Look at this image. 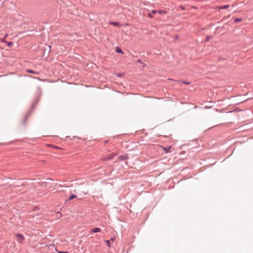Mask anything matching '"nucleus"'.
I'll return each mask as SVG.
<instances>
[{
  "label": "nucleus",
  "mask_w": 253,
  "mask_h": 253,
  "mask_svg": "<svg viewBox=\"0 0 253 253\" xmlns=\"http://www.w3.org/2000/svg\"><path fill=\"white\" fill-rule=\"evenodd\" d=\"M219 8L220 9H221V6H219Z\"/></svg>",
  "instance_id": "nucleus-27"
},
{
  "label": "nucleus",
  "mask_w": 253,
  "mask_h": 253,
  "mask_svg": "<svg viewBox=\"0 0 253 253\" xmlns=\"http://www.w3.org/2000/svg\"><path fill=\"white\" fill-rule=\"evenodd\" d=\"M157 13V10H153L152 11H151V13L152 14H155L156 13Z\"/></svg>",
  "instance_id": "nucleus-14"
},
{
  "label": "nucleus",
  "mask_w": 253,
  "mask_h": 253,
  "mask_svg": "<svg viewBox=\"0 0 253 253\" xmlns=\"http://www.w3.org/2000/svg\"><path fill=\"white\" fill-rule=\"evenodd\" d=\"M26 72L29 73H31V74H37V75L39 74V72L31 70V69L26 70Z\"/></svg>",
  "instance_id": "nucleus-4"
},
{
  "label": "nucleus",
  "mask_w": 253,
  "mask_h": 253,
  "mask_svg": "<svg viewBox=\"0 0 253 253\" xmlns=\"http://www.w3.org/2000/svg\"><path fill=\"white\" fill-rule=\"evenodd\" d=\"M5 43L7 44V46L9 47L10 46L13 44V42H6Z\"/></svg>",
  "instance_id": "nucleus-13"
},
{
  "label": "nucleus",
  "mask_w": 253,
  "mask_h": 253,
  "mask_svg": "<svg viewBox=\"0 0 253 253\" xmlns=\"http://www.w3.org/2000/svg\"><path fill=\"white\" fill-rule=\"evenodd\" d=\"M109 24L111 25H114L116 27H119L120 26V23L118 22H112L111 21L109 23Z\"/></svg>",
  "instance_id": "nucleus-5"
},
{
  "label": "nucleus",
  "mask_w": 253,
  "mask_h": 253,
  "mask_svg": "<svg viewBox=\"0 0 253 253\" xmlns=\"http://www.w3.org/2000/svg\"><path fill=\"white\" fill-rule=\"evenodd\" d=\"M141 62V61L140 59H138V62Z\"/></svg>",
  "instance_id": "nucleus-24"
},
{
  "label": "nucleus",
  "mask_w": 253,
  "mask_h": 253,
  "mask_svg": "<svg viewBox=\"0 0 253 253\" xmlns=\"http://www.w3.org/2000/svg\"><path fill=\"white\" fill-rule=\"evenodd\" d=\"M180 7H181V8L182 10H185V7H184V6H183L181 5V6H180Z\"/></svg>",
  "instance_id": "nucleus-21"
},
{
  "label": "nucleus",
  "mask_w": 253,
  "mask_h": 253,
  "mask_svg": "<svg viewBox=\"0 0 253 253\" xmlns=\"http://www.w3.org/2000/svg\"><path fill=\"white\" fill-rule=\"evenodd\" d=\"M7 36V35L6 34V35L5 36V37H4V39H5V38H6Z\"/></svg>",
  "instance_id": "nucleus-25"
},
{
  "label": "nucleus",
  "mask_w": 253,
  "mask_h": 253,
  "mask_svg": "<svg viewBox=\"0 0 253 253\" xmlns=\"http://www.w3.org/2000/svg\"><path fill=\"white\" fill-rule=\"evenodd\" d=\"M58 253H69L68 252L57 251Z\"/></svg>",
  "instance_id": "nucleus-17"
},
{
  "label": "nucleus",
  "mask_w": 253,
  "mask_h": 253,
  "mask_svg": "<svg viewBox=\"0 0 253 253\" xmlns=\"http://www.w3.org/2000/svg\"><path fill=\"white\" fill-rule=\"evenodd\" d=\"M15 236L16 237V241L17 242H18L20 244H21L23 243L24 240H25L24 236L20 233H17L15 235Z\"/></svg>",
  "instance_id": "nucleus-2"
},
{
  "label": "nucleus",
  "mask_w": 253,
  "mask_h": 253,
  "mask_svg": "<svg viewBox=\"0 0 253 253\" xmlns=\"http://www.w3.org/2000/svg\"><path fill=\"white\" fill-rule=\"evenodd\" d=\"M148 17H150V18H152V17H153V15L152 14V13H148Z\"/></svg>",
  "instance_id": "nucleus-18"
},
{
  "label": "nucleus",
  "mask_w": 253,
  "mask_h": 253,
  "mask_svg": "<svg viewBox=\"0 0 253 253\" xmlns=\"http://www.w3.org/2000/svg\"><path fill=\"white\" fill-rule=\"evenodd\" d=\"M163 149L164 150V151L166 152V153H169L170 152V147H167V148H165V147H163Z\"/></svg>",
  "instance_id": "nucleus-10"
},
{
  "label": "nucleus",
  "mask_w": 253,
  "mask_h": 253,
  "mask_svg": "<svg viewBox=\"0 0 253 253\" xmlns=\"http://www.w3.org/2000/svg\"><path fill=\"white\" fill-rule=\"evenodd\" d=\"M211 38V37L210 36H207L206 37V41H208L210 40V39Z\"/></svg>",
  "instance_id": "nucleus-15"
},
{
  "label": "nucleus",
  "mask_w": 253,
  "mask_h": 253,
  "mask_svg": "<svg viewBox=\"0 0 253 253\" xmlns=\"http://www.w3.org/2000/svg\"><path fill=\"white\" fill-rule=\"evenodd\" d=\"M106 243H107V244L108 245V246L109 247H110V241H109V240H106Z\"/></svg>",
  "instance_id": "nucleus-16"
},
{
  "label": "nucleus",
  "mask_w": 253,
  "mask_h": 253,
  "mask_svg": "<svg viewBox=\"0 0 253 253\" xmlns=\"http://www.w3.org/2000/svg\"><path fill=\"white\" fill-rule=\"evenodd\" d=\"M116 51L118 53H122L123 54V50H122V49L119 47H117L116 48Z\"/></svg>",
  "instance_id": "nucleus-8"
},
{
  "label": "nucleus",
  "mask_w": 253,
  "mask_h": 253,
  "mask_svg": "<svg viewBox=\"0 0 253 253\" xmlns=\"http://www.w3.org/2000/svg\"><path fill=\"white\" fill-rule=\"evenodd\" d=\"M101 231V229L98 227L94 228L91 230L92 233L99 232Z\"/></svg>",
  "instance_id": "nucleus-6"
},
{
  "label": "nucleus",
  "mask_w": 253,
  "mask_h": 253,
  "mask_svg": "<svg viewBox=\"0 0 253 253\" xmlns=\"http://www.w3.org/2000/svg\"><path fill=\"white\" fill-rule=\"evenodd\" d=\"M118 76L120 77L121 76L120 74L118 75Z\"/></svg>",
  "instance_id": "nucleus-28"
},
{
  "label": "nucleus",
  "mask_w": 253,
  "mask_h": 253,
  "mask_svg": "<svg viewBox=\"0 0 253 253\" xmlns=\"http://www.w3.org/2000/svg\"><path fill=\"white\" fill-rule=\"evenodd\" d=\"M183 83L186 84H190L189 82H184Z\"/></svg>",
  "instance_id": "nucleus-22"
},
{
  "label": "nucleus",
  "mask_w": 253,
  "mask_h": 253,
  "mask_svg": "<svg viewBox=\"0 0 253 253\" xmlns=\"http://www.w3.org/2000/svg\"><path fill=\"white\" fill-rule=\"evenodd\" d=\"M77 197V196L74 194H72V195H71L69 198V200H73L75 198H76Z\"/></svg>",
  "instance_id": "nucleus-12"
},
{
  "label": "nucleus",
  "mask_w": 253,
  "mask_h": 253,
  "mask_svg": "<svg viewBox=\"0 0 253 253\" xmlns=\"http://www.w3.org/2000/svg\"><path fill=\"white\" fill-rule=\"evenodd\" d=\"M113 240H114V239H113V238H111V240H112V241H113Z\"/></svg>",
  "instance_id": "nucleus-29"
},
{
  "label": "nucleus",
  "mask_w": 253,
  "mask_h": 253,
  "mask_svg": "<svg viewBox=\"0 0 253 253\" xmlns=\"http://www.w3.org/2000/svg\"><path fill=\"white\" fill-rule=\"evenodd\" d=\"M224 29V26H222V30Z\"/></svg>",
  "instance_id": "nucleus-26"
},
{
  "label": "nucleus",
  "mask_w": 253,
  "mask_h": 253,
  "mask_svg": "<svg viewBox=\"0 0 253 253\" xmlns=\"http://www.w3.org/2000/svg\"><path fill=\"white\" fill-rule=\"evenodd\" d=\"M128 156L127 154L120 155L118 157L119 160L121 161L125 160H127L128 159Z\"/></svg>",
  "instance_id": "nucleus-3"
},
{
  "label": "nucleus",
  "mask_w": 253,
  "mask_h": 253,
  "mask_svg": "<svg viewBox=\"0 0 253 253\" xmlns=\"http://www.w3.org/2000/svg\"><path fill=\"white\" fill-rule=\"evenodd\" d=\"M178 39V35H175V40H176V39Z\"/></svg>",
  "instance_id": "nucleus-23"
},
{
  "label": "nucleus",
  "mask_w": 253,
  "mask_h": 253,
  "mask_svg": "<svg viewBox=\"0 0 253 253\" xmlns=\"http://www.w3.org/2000/svg\"><path fill=\"white\" fill-rule=\"evenodd\" d=\"M233 87L232 86L228 85V86H222V106L223 105H227V107L229 108L225 109L222 107V113H232L234 112L233 108L230 109V107L232 104L231 102L230 101V99L231 98L234 97L233 95L229 94L226 96V98H223V95L226 93H229L231 91L233 90Z\"/></svg>",
  "instance_id": "nucleus-1"
},
{
  "label": "nucleus",
  "mask_w": 253,
  "mask_h": 253,
  "mask_svg": "<svg viewBox=\"0 0 253 253\" xmlns=\"http://www.w3.org/2000/svg\"><path fill=\"white\" fill-rule=\"evenodd\" d=\"M1 42H6L7 41H6L4 39V38L3 39L1 40Z\"/></svg>",
  "instance_id": "nucleus-20"
},
{
  "label": "nucleus",
  "mask_w": 253,
  "mask_h": 253,
  "mask_svg": "<svg viewBox=\"0 0 253 253\" xmlns=\"http://www.w3.org/2000/svg\"><path fill=\"white\" fill-rule=\"evenodd\" d=\"M157 13H158L162 15V14H166L167 13V12L165 10L159 9V10H157Z\"/></svg>",
  "instance_id": "nucleus-7"
},
{
  "label": "nucleus",
  "mask_w": 253,
  "mask_h": 253,
  "mask_svg": "<svg viewBox=\"0 0 253 253\" xmlns=\"http://www.w3.org/2000/svg\"><path fill=\"white\" fill-rule=\"evenodd\" d=\"M112 159H113V156H112L111 155H109L107 158V160H111Z\"/></svg>",
  "instance_id": "nucleus-19"
},
{
  "label": "nucleus",
  "mask_w": 253,
  "mask_h": 253,
  "mask_svg": "<svg viewBox=\"0 0 253 253\" xmlns=\"http://www.w3.org/2000/svg\"><path fill=\"white\" fill-rule=\"evenodd\" d=\"M242 19L241 18H235L234 20V22L239 23L242 21Z\"/></svg>",
  "instance_id": "nucleus-9"
},
{
  "label": "nucleus",
  "mask_w": 253,
  "mask_h": 253,
  "mask_svg": "<svg viewBox=\"0 0 253 253\" xmlns=\"http://www.w3.org/2000/svg\"><path fill=\"white\" fill-rule=\"evenodd\" d=\"M230 7V5L229 4H225L222 5V9H226Z\"/></svg>",
  "instance_id": "nucleus-11"
}]
</instances>
